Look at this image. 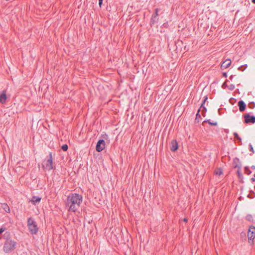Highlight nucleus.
I'll return each mask as SVG.
<instances>
[{
  "instance_id": "1",
  "label": "nucleus",
  "mask_w": 255,
  "mask_h": 255,
  "mask_svg": "<svg viewBox=\"0 0 255 255\" xmlns=\"http://www.w3.org/2000/svg\"><path fill=\"white\" fill-rule=\"evenodd\" d=\"M82 201V196L78 194L72 193L69 195L65 202L66 207L67 208L68 212H76Z\"/></svg>"
},
{
  "instance_id": "2",
  "label": "nucleus",
  "mask_w": 255,
  "mask_h": 255,
  "mask_svg": "<svg viewBox=\"0 0 255 255\" xmlns=\"http://www.w3.org/2000/svg\"><path fill=\"white\" fill-rule=\"evenodd\" d=\"M27 227L31 234L35 235L37 233L38 228L36 222L32 218H29L28 219Z\"/></svg>"
},
{
  "instance_id": "3",
  "label": "nucleus",
  "mask_w": 255,
  "mask_h": 255,
  "mask_svg": "<svg viewBox=\"0 0 255 255\" xmlns=\"http://www.w3.org/2000/svg\"><path fill=\"white\" fill-rule=\"evenodd\" d=\"M16 244V243L14 241L6 240L3 246V251L8 253L13 251L15 248Z\"/></svg>"
},
{
  "instance_id": "4",
  "label": "nucleus",
  "mask_w": 255,
  "mask_h": 255,
  "mask_svg": "<svg viewBox=\"0 0 255 255\" xmlns=\"http://www.w3.org/2000/svg\"><path fill=\"white\" fill-rule=\"evenodd\" d=\"M52 164L53 162L52 153H50L49 155V158L43 162V166L46 169L50 170L53 169Z\"/></svg>"
},
{
  "instance_id": "5",
  "label": "nucleus",
  "mask_w": 255,
  "mask_h": 255,
  "mask_svg": "<svg viewBox=\"0 0 255 255\" xmlns=\"http://www.w3.org/2000/svg\"><path fill=\"white\" fill-rule=\"evenodd\" d=\"M248 237L249 243L250 244L253 243V240L255 238V227L253 226H251L249 227L248 232Z\"/></svg>"
},
{
  "instance_id": "6",
  "label": "nucleus",
  "mask_w": 255,
  "mask_h": 255,
  "mask_svg": "<svg viewBox=\"0 0 255 255\" xmlns=\"http://www.w3.org/2000/svg\"><path fill=\"white\" fill-rule=\"evenodd\" d=\"M105 148V142L103 139L98 140L96 145V150L98 152L102 151Z\"/></svg>"
},
{
  "instance_id": "7",
  "label": "nucleus",
  "mask_w": 255,
  "mask_h": 255,
  "mask_svg": "<svg viewBox=\"0 0 255 255\" xmlns=\"http://www.w3.org/2000/svg\"><path fill=\"white\" fill-rule=\"evenodd\" d=\"M246 123H255V116H251L249 114H246L244 116Z\"/></svg>"
},
{
  "instance_id": "8",
  "label": "nucleus",
  "mask_w": 255,
  "mask_h": 255,
  "mask_svg": "<svg viewBox=\"0 0 255 255\" xmlns=\"http://www.w3.org/2000/svg\"><path fill=\"white\" fill-rule=\"evenodd\" d=\"M178 148V145L176 140H172L170 142V150L175 151Z\"/></svg>"
},
{
  "instance_id": "9",
  "label": "nucleus",
  "mask_w": 255,
  "mask_h": 255,
  "mask_svg": "<svg viewBox=\"0 0 255 255\" xmlns=\"http://www.w3.org/2000/svg\"><path fill=\"white\" fill-rule=\"evenodd\" d=\"M231 62V60L229 59L225 60L221 65V69H224L228 68L230 66Z\"/></svg>"
},
{
  "instance_id": "10",
  "label": "nucleus",
  "mask_w": 255,
  "mask_h": 255,
  "mask_svg": "<svg viewBox=\"0 0 255 255\" xmlns=\"http://www.w3.org/2000/svg\"><path fill=\"white\" fill-rule=\"evenodd\" d=\"M238 106L239 107V110L240 112H242L245 110L246 108V105L243 101L241 100L239 101L238 103Z\"/></svg>"
},
{
  "instance_id": "11",
  "label": "nucleus",
  "mask_w": 255,
  "mask_h": 255,
  "mask_svg": "<svg viewBox=\"0 0 255 255\" xmlns=\"http://www.w3.org/2000/svg\"><path fill=\"white\" fill-rule=\"evenodd\" d=\"M7 99L5 92L3 91L1 94L0 95V103L4 104L5 103Z\"/></svg>"
},
{
  "instance_id": "12",
  "label": "nucleus",
  "mask_w": 255,
  "mask_h": 255,
  "mask_svg": "<svg viewBox=\"0 0 255 255\" xmlns=\"http://www.w3.org/2000/svg\"><path fill=\"white\" fill-rule=\"evenodd\" d=\"M241 167H242V164H236V165H235L234 166V168H238V169L237 170V174L238 175V176L240 178L242 176V174L241 173Z\"/></svg>"
},
{
  "instance_id": "13",
  "label": "nucleus",
  "mask_w": 255,
  "mask_h": 255,
  "mask_svg": "<svg viewBox=\"0 0 255 255\" xmlns=\"http://www.w3.org/2000/svg\"><path fill=\"white\" fill-rule=\"evenodd\" d=\"M41 200V198L37 196H33L31 200V202L34 205H35L36 203H39Z\"/></svg>"
},
{
  "instance_id": "14",
  "label": "nucleus",
  "mask_w": 255,
  "mask_h": 255,
  "mask_svg": "<svg viewBox=\"0 0 255 255\" xmlns=\"http://www.w3.org/2000/svg\"><path fill=\"white\" fill-rule=\"evenodd\" d=\"M2 208L6 213H9L10 211L9 206L6 203H4L2 205Z\"/></svg>"
},
{
  "instance_id": "15",
  "label": "nucleus",
  "mask_w": 255,
  "mask_h": 255,
  "mask_svg": "<svg viewBox=\"0 0 255 255\" xmlns=\"http://www.w3.org/2000/svg\"><path fill=\"white\" fill-rule=\"evenodd\" d=\"M241 164V163L240 161L239 158H235V159H234V161H233L234 167L236 164Z\"/></svg>"
},
{
  "instance_id": "16",
  "label": "nucleus",
  "mask_w": 255,
  "mask_h": 255,
  "mask_svg": "<svg viewBox=\"0 0 255 255\" xmlns=\"http://www.w3.org/2000/svg\"><path fill=\"white\" fill-rule=\"evenodd\" d=\"M245 172L248 175H249L252 173V172L250 170L249 167H247V166L245 167Z\"/></svg>"
},
{
  "instance_id": "17",
  "label": "nucleus",
  "mask_w": 255,
  "mask_h": 255,
  "mask_svg": "<svg viewBox=\"0 0 255 255\" xmlns=\"http://www.w3.org/2000/svg\"><path fill=\"white\" fill-rule=\"evenodd\" d=\"M203 123H208L210 125H213V126H217V122L212 123V122H210L209 120H205V121H204Z\"/></svg>"
},
{
  "instance_id": "18",
  "label": "nucleus",
  "mask_w": 255,
  "mask_h": 255,
  "mask_svg": "<svg viewBox=\"0 0 255 255\" xmlns=\"http://www.w3.org/2000/svg\"><path fill=\"white\" fill-rule=\"evenodd\" d=\"M248 107L251 109L255 107V103L254 102H251L248 104Z\"/></svg>"
},
{
  "instance_id": "19",
  "label": "nucleus",
  "mask_w": 255,
  "mask_h": 255,
  "mask_svg": "<svg viewBox=\"0 0 255 255\" xmlns=\"http://www.w3.org/2000/svg\"><path fill=\"white\" fill-rule=\"evenodd\" d=\"M246 220L249 221H252L253 220V217L252 215H248L247 216H246Z\"/></svg>"
},
{
  "instance_id": "20",
  "label": "nucleus",
  "mask_w": 255,
  "mask_h": 255,
  "mask_svg": "<svg viewBox=\"0 0 255 255\" xmlns=\"http://www.w3.org/2000/svg\"><path fill=\"white\" fill-rule=\"evenodd\" d=\"M68 145L67 144H63L62 147H61V148L64 151H66L68 149Z\"/></svg>"
},
{
  "instance_id": "21",
  "label": "nucleus",
  "mask_w": 255,
  "mask_h": 255,
  "mask_svg": "<svg viewBox=\"0 0 255 255\" xmlns=\"http://www.w3.org/2000/svg\"><path fill=\"white\" fill-rule=\"evenodd\" d=\"M228 89L230 90H233L235 89V85L233 84H231L228 86Z\"/></svg>"
},
{
  "instance_id": "22",
  "label": "nucleus",
  "mask_w": 255,
  "mask_h": 255,
  "mask_svg": "<svg viewBox=\"0 0 255 255\" xmlns=\"http://www.w3.org/2000/svg\"><path fill=\"white\" fill-rule=\"evenodd\" d=\"M249 147H250V151H252V152L253 153H254L255 152V151H254L253 147L251 143L249 144Z\"/></svg>"
},
{
  "instance_id": "23",
  "label": "nucleus",
  "mask_w": 255,
  "mask_h": 255,
  "mask_svg": "<svg viewBox=\"0 0 255 255\" xmlns=\"http://www.w3.org/2000/svg\"><path fill=\"white\" fill-rule=\"evenodd\" d=\"M158 15V9H155V14H153L152 17H154V18H156V17Z\"/></svg>"
},
{
  "instance_id": "24",
  "label": "nucleus",
  "mask_w": 255,
  "mask_h": 255,
  "mask_svg": "<svg viewBox=\"0 0 255 255\" xmlns=\"http://www.w3.org/2000/svg\"><path fill=\"white\" fill-rule=\"evenodd\" d=\"M234 135L235 137H236L237 139H239L240 140H241V138L239 136L237 133L235 132L234 133Z\"/></svg>"
},
{
  "instance_id": "25",
  "label": "nucleus",
  "mask_w": 255,
  "mask_h": 255,
  "mask_svg": "<svg viewBox=\"0 0 255 255\" xmlns=\"http://www.w3.org/2000/svg\"><path fill=\"white\" fill-rule=\"evenodd\" d=\"M5 228L1 227V228H0V234L3 233L5 231Z\"/></svg>"
},
{
  "instance_id": "26",
  "label": "nucleus",
  "mask_w": 255,
  "mask_h": 255,
  "mask_svg": "<svg viewBox=\"0 0 255 255\" xmlns=\"http://www.w3.org/2000/svg\"><path fill=\"white\" fill-rule=\"evenodd\" d=\"M155 18H154V17H152V19L151 20V22H152V23H154L155 22Z\"/></svg>"
},
{
  "instance_id": "27",
  "label": "nucleus",
  "mask_w": 255,
  "mask_h": 255,
  "mask_svg": "<svg viewBox=\"0 0 255 255\" xmlns=\"http://www.w3.org/2000/svg\"><path fill=\"white\" fill-rule=\"evenodd\" d=\"M216 174H219V175H221L222 174V171H221V170H219V171H217L216 172Z\"/></svg>"
},
{
  "instance_id": "28",
  "label": "nucleus",
  "mask_w": 255,
  "mask_h": 255,
  "mask_svg": "<svg viewBox=\"0 0 255 255\" xmlns=\"http://www.w3.org/2000/svg\"><path fill=\"white\" fill-rule=\"evenodd\" d=\"M103 2V0H99V4L101 6Z\"/></svg>"
},
{
  "instance_id": "29",
  "label": "nucleus",
  "mask_w": 255,
  "mask_h": 255,
  "mask_svg": "<svg viewBox=\"0 0 255 255\" xmlns=\"http://www.w3.org/2000/svg\"><path fill=\"white\" fill-rule=\"evenodd\" d=\"M199 112H200V110H198V113H197V114H196V118H197V117H200V115H199Z\"/></svg>"
},
{
  "instance_id": "30",
  "label": "nucleus",
  "mask_w": 255,
  "mask_h": 255,
  "mask_svg": "<svg viewBox=\"0 0 255 255\" xmlns=\"http://www.w3.org/2000/svg\"><path fill=\"white\" fill-rule=\"evenodd\" d=\"M251 180H252V181L253 182H255V174H254V177L252 178L251 179Z\"/></svg>"
},
{
  "instance_id": "31",
  "label": "nucleus",
  "mask_w": 255,
  "mask_h": 255,
  "mask_svg": "<svg viewBox=\"0 0 255 255\" xmlns=\"http://www.w3.org/2000/svg\"><path fill=\"white\" fill-rule=\"evenodd\" d=\"M226 87V83H224L223 84V85H222V87H223V88H225Z\"/></svg>"
},
{
  "instance_id": "32",
  "label": "nucleus",
  "mask_w": 255,
  "mask_h": 255,
  "mask_svg": "<svg viewBox=\"0 0 255 255\" xmlns=\"http://www.w3.org/2000/svg\"><path fill=\"white\" fill-rule=\"evenodd\" d=\"M223 76L225 77H227V74L226 73H223Z\"/></svg>"
},
{
  "instance_id": "33",
  "label": "nucleus",
  "mask_w": 255,
  "mask_h": 255,
  "mask_svg": "<svg viewBox=\"0 0 255 255\" xmlns=\"http://www.w3.org/2000/svg\"><path fill=\"white\" fill-rule=\"evenodd\" d=\"M234 77V75H231V76H230V79L232 80L233 79V77Z\"/></svg>"
},
{
  "instance_id": "34",
  "label": "nucleus",
  "mask_w": 255,
  "mask_h": 255,
  "mask_svg": "<svg viewBox=\"0 0 255 255\" xmlns=\"http://www.w3.org/2000/svg\"><path fill=\"white\" fill-rule=\"evenodd\" d=\"M251 168L253 169H255V165H252L251 166Z\"/></svg>"
},
{
  "instance_id": "35",
  "label": "nucleus",
  "mask_w": 255,
  "mask_h": 255,
  "mask_svg": "<svg viewBox=\"0 0 255 255\" xmlns=\"http://www.w3.org/2000/svg\"><path fill=\"white\" fill-rule=\"evenodd\" d=\"M252 2L253 3H255V0H252Z\"/></svg>"
},
{
  "instance_id": "36",
  "label": "nucleus",
  "mask_w": 255,
  "mask_h": 255,
  "mask_svg": "<svg viewBox=\"0 0 255 255\" xmlns=\"http://www.w3.org/2000/svg\"><path fill=\"white\" fill-rule=\"evenodd\" d=\"M207 99V98H206L205 99V100L204 101L203 103L202 104V105L204 104V103L205 102V101H206V100Z\"/></svg>"
},
{
  "instance_id": "37",
  "label": "nucleus",
  "mask_w": 255,
  "mask_h": 255,
  "mask_svg": "<svg viewBox=\"0 0 255 255\" xmlns=\"http://www.w3.org/2000/svg\"><path fill=\"white\" fill-rule=\"evenodd\" d=\"M184 222H187V219H186V218H185V219H184Z\"/></svg>"
}]
</instances>
